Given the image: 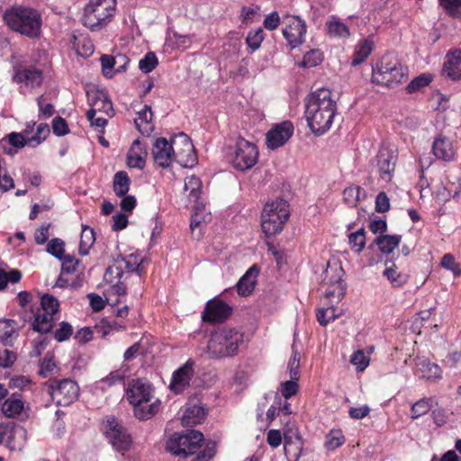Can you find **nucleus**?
<instances>
[{"label": "nucleus", "instance_id": "60", "mask_svg": "<svg viewBox=\"0 0 461 461\" xmlns=\"http://www.w3.org/2000/svg\"><path fill=\"white\" fill-rule=\"evenodd\" d=\"M72 334H73L72 326L68 322L62 321L60 323V327L55 330L54 338L59 342H62V341L68 339Z\"/></svg>", "mask_w": 461, "mask_h": 461}, {"label": "nucleus", "instance_id": "9", "mask_svg": "<svg viewBox=\"0 0 461 461\" xmlns=\"http://www.w3.org/2000/svg\"><path fill=\"white\" fill-rule=\"evenodd\" d=\"M45 385L57 405L68 406L78 398L79 386L72 379L50 380Z\"/></svg>", "mask_w": 461, "mask_h": 461}, {"label": "nucleus", "instance_id": "32", "mask_svg": "<svg viewBox=\"0 0 461 461\" xmlns=\"http://www.w3.org/2000/svg\"><path fill=\"white\" fill-rule=\"evenodd\" d=\"M131 405L133 406L135 417L140 420H147L158 411L159 401L157 400L152 403H149V402H145Z\"/></svg>", "mask_w": 461, "mask_h": 461}, {"label": "nucleus", "instance_id": "29", "mask_svg": "<svg viewBox=\"0 0 461 461\" xmlns=\"http://www.w3.org/2000/svg\"><path fill=\"white\" fill-rule=\"evenodd\" d=\"M401 240V235H380L368 246V249H372L374 245H376L382 253L390 254L399 246Z\"/></svg>", "mask_w": 461, "mask_h": 461}, {"label": "nucleus", "instance_id": "61", "mask_svg": "<svg viewBox=\"0 0 461 461\" xmlns=\"http://www.w3.org/2000/svg\"><path fill=\"white\" fill-rule=\"evenodd\" d=\"M216 454V443L210 441L206 444L204 449L200 451L193 461H209Z\"/></svg>", "mask_w": 461, "mask_h": 461}, {"label": "nucleus", "instance_id": "54", "mask_svg": "<svg viewBox=\"0 0 461 461\" xmlns=\"http://www.w3.org/2000/svg\"><path fill=\"white\" fill-rule=\"evenodd\" d=\"M158 64V60L154 52H148L143 59L139 61V68L143 73L151 72Z\"/></svg>", "mask_w": 461, "mask_h": 461}, {"label": "nucleus", "instance_id": "53", "mask_svg": "<svg viewBox=\"0 0 461 461\" xmlns=\"http://www.w3.org/2000/svg\"><path fill=\"white\" fill-rule=\"evenodd\" d=\"M440 6L451 16L461 17V0H438Z\"/></svg>", "mask_w": 461, "mask_h": 461}, {"label": "nucleus", "instance_id": "46", "mask_svg": "<svg viewBox=\"0 0 461 461\" xmlns=\"http://www.w3.org/2000/svg\"><path fill=\"white\" fill-rule=\"evenodd\" d=\"M126 294V286L124 283L120 280L116 283L111 285L110 288L106 290L104 294L105 297V301L110 303L111 304H117L119 303V299L115 298L114 300L112 298V295L121 296Z\"/></svg>", "mask_w": 461, "mask_h": 461}, {"label": "nucleus", "instance_id": "19", "mask_svg": "<svg viewBox=\"0 0 461 461\" xmlns=\"http://www.w3.org/2000/svg\"><path fill=\"white\" fill-rule=\"evenodd\" d=\"M329 269L326 270V278L329 277L328 283L332 289L325 292L326 297L337 296L341 298L345 294V285L342 280L344 271L341 267L338 265L328 266Z\"/></svg>", "mask_w": 461, "mask_h": 461}, {"label": "nucleus", "instance_id": "8", "mask_svg": "<svg viewBox=\"0 0 461 461\" xmlns=\"http://www.w3.org/2000/svg\"><path fill=\"white\" fill-rule=\"evenodd\" d=\"M103 431L113 447L118 452L128 451L131 446V437L122 422L113 415L105 417Z\"/></svg>", "mask_w": 461, "mask_h": 461}, {"label": "nucleus", "instance_id": "17", "mask_svg": "<svg viewBox=\"0 0 461 461\" xmlns=\"http://www.w3.org/2000/svg\"><path fill=\"white\" fill-rule=\"evenodd\" d=\"M127 397L131 404L150 402L152 386L145 379H133L127 389Z\"/></svg>", "mask_w": 461, "mask_h": 461}, {"label": "nucleus", "instance_id": "59", "mask_svg": "<svg viewBox=\"0 0 461 461\" xmlns=\"http://www.w3.org/2000/svg\"><path fill=\"white\" fill-rule=\"evenodd\" d=\"M350 363L357 366V371H363L368 366L369 358L362 350H357L352 354Z\"/></svg>", "mask_w": 461, "mask_h": 461}, {"label": "nucleus", "instance_id": "58", "mask_svg": "<svg viewBox=\"0 0 461 461\" xmlns=\"http://www.w3.org/2000/svg\"><path fill=\"white\" fill-rule=\"evenodd\" d=\"M263 40L264 32L262 29H258L257 31L249 32L246 42L252 50H256L260 47Z\"/></svg>", "mask_w": 461, "mask_h": 461}, {"label": "nucleus", "instance_id": "24", "mask_svg": "<svg viewBox=\"0 0 461 461\" xmlns=\"http://www.w3.org/2000/svg\"><path fill=\"white\" fill-rule=\"evenodd\" d=\"M148 156L147 147L140 140H135L127 154V164L130 167L144 168Z\"/></svg>", "mask_w": 461, "mask_h": 461}, {"label": "nucleus", "instance_id": "22", "mask_svg": "<svg viewBox=\"0 0 461 461\" xmlns=\"http://www.w3.org/2000/svg\"><path fill=\"white\" fill-rule=\"evenodd\" d=\"M433 155L443 161H452L455 158L456 151L451 140L442 134L435 138L432 144Z\"/></svg>", "mask_w": 461, "mask_h": 461}, {"label": "nucleus", "instance_id": "45", "mask_svg": "<svg viewBox=\"0 0 461 461\" xmlns=\"http://www.w3.org/2000/svg\"><path fill=\"white\" fill-rule=\"evenodd\" d=\"M341 315L340 312L331 307L320 308L316 312V318L320 325L326 326L329 322L334 321L336 318Z\"/></svg>", "mask_w": 461, "mask_h": 461}, {"label": "nucleus", "instance_id": "21", "mask_svg": "<svg viewBox=\"0 0 461 461\" xmlns=\"http://www.w3.org/2000/svg\"><path fill=\"white\" fill-rule=\"evenodd\" d=\"M16 83H24L32 88L38 87L43 81L41 70L34 67H21L15 69L13 77Z\"/></svg>", "mask_w": 461, "mask_h": 461}, {"label": "nucleus", "instance_id": "33", "mask_svg": "<svg viewBox=\"0 0 461 461\" xmlns=\"http://www.w3.org/2000/svg\"><path fill=\"white\" fill-rule=\"evenodd\" d=\"M383 274L388 279L390 284L396 288L403 286L409 279V275L399 272L396 265L393 262L385 267Z\"/></svg>", "mask_w": 461, "mask_h": 461}, {"label": "nucleus", "instance_id": "35", "mask_svg": "<svg viewBox=\"0 0 461 461\" xmlns=\"http://www.w3.org/2000/svg\"><path fill=\"white\" fill-rule=\"evenodd\" d=\"M137 115L138 117L134 120L137 129L142 134H149V131L152 130V126L150 125L153 116L151 107L149 105H145L143 110L138 112Z\"/></svg>", "mask_w": 461, "mask_h": 461}, {"label": "nucleus", "instance_id": "14", "mask_svg": "<svg viewBox=\"0 0 461 461\" xmlns=\"http://www.w3.org/2000/svg\"><path fill=\"white\" fill-rule=\"evenodd\" d=\"M152 156L154 162L160 167L166 168L175 160L174 148L172 140L166 138H157L152 144Z\"/></svg>", "mask_w": 461, "mask_h": 461}, {"label": "nucleus", "instance_id": "63", "mask_svg": "<svg viewBox=\"0 0 461 461\" xmlns=\"http://www.w3.org/2000/svg\"><path fill=\"white\" fill-rule=\"evenodd\" d=\"M94 106L97 109V111H104L108 116L112 117L113 115V104L105 95H102L101 97L94 104Z\"/></svg>", "mask_w": 461, "mask_h": 461}, {"label": "nucleus", "instance_id": "28", "mask_svg": "<svg viewBox=\"0 0 461 461\" xmlns=\"http://www.w3.org/2000/svg\"><path fill=\"white\" fill-rule=\"evenodd\" d=\"M415 366L417 371L427 380H437L441 378V368L437 364L430 362L427 358L418 357L416 359Z\"/></svg>", "mask_w": 461, "mask_h": 461}, {"label": "nucleus", "instance_id": "16", "mask_svg": "<svg viewBox=\"0 0 461 461\" xmlns=\"http://www.w3.org/2000/svg\"><path fill=\"white\" fill-rule=\"evenodd\" d=\"M194 362L188 359L182 366L177 368L172 375L169 389L175 393L184 392L190 384V381L194 376Z\"/></svg>", "mask_w": 461, "mask_h": 461}, {"label": "nucleus", "instance_id": "44", "mask_svg": "<svg viewBox=\"0 0 461 461\" xmlns=\"http://www.w3.org/2000/svg\"><path fill=\"white\" fill-rule=\"evenodd\" d=\"M348 243L351 249L359 254L366 246V231L364 228L357 230L348 235Z\"/></svg>", "mask_w": 461, "mask_h": 461}, {"label": "nucleus", "instance_id": "39", "mask_svg": "<svg viewBox=\"0 0 461 461\" xmlns=\"http://www.w3.org/2000/svg\"><path fill=\"white\" fill-rule=\"evenodd\" d=\"M373 46H374V43L371 40L366 39V40L362 41L359 43V45L353 56V59L351 61L352 66H357V65L361 64L362 62H364L368 58V56L371 54V52L373 50Z\"/></svg>", "mask_w": 461, "mask_h": 461}, {"label": "nucleus", "instance_id": "15", "mask_svg": "<svg viewBox=\"0 0 461 461\" xmlns=\"http://www.w3.org/2000/svg\"><path fill=\"white\" fill-rule=\"evenodd\" d=\"M294 133V125L289 121L276 124L266 135L268 149H275L282 147Z\"/></svg>", "mask_w": 461, "mask_h": 461}, {"label": "nucleus", "instance_id": "64", "mask_svg": "<svg viewBox=\"0 0 461 461\" xmlns=\"http://www.w3.org/2000/svg\"><path fill=\"white\" fill-rule=\"evenodd\" d=\"M62 266L61 272L71 274L77 271V267L79 265L80 261L76 259L74 257L70 255H66L62 257Z\"/></svg>", "mask_w": 461, "mask_h": 461}, {"label": "nucleus", "instance_id": "38", "mask_svg": "<svg viewBox=\"0 0 461 461\" xmlns=\"http://www.w3.org/2000/svg\"><path fill=\"white\" fill-rule=\"evenodd\" d=\"M130 177L125 171H119L114 175L113 177V191L119 197H122L127 194L130 188Z\"/></svg>", "mask_w": 461, "mask_h": 461}, {"label": "nucleus", "instance_id": "34", "mask_svg": "<svg viewBox=\"0 0 461 461\" xmlns=\"http://www.w3.org/2000/svg\"><path fill=\"white\" fill-rule=\"evenodd\" d=\"M117 265L122 266V271L126 270L128 273L136 272L140 276V267L142 263V258H140L136 254H130L129 256L123 257L122 255H118L114 259Z\"/></svg>", "mask_w": 461, "mask_h": 461}, {"label": "nucleus", "instance_id": "20", "mask_svg": "<svg viewBox=\"0 0 461 461\" xmlns=\"http://www.w3.org/2000/svg\"><path fill=\"white\" fill-rule=\"evenodd\" d=\"M285 439V455L287 461H299L302 451L303 448V443L298 431H293L292 429L284 433Z\"/></svg>", "mask_w": 461, "mask_h": 461}, {"label": "nucleus", "instance_id": "37", "mask_svg": "<svg viewBox=\"0 0 461 461\" xmlns=\"http://www.w3.org/2000/svg\"><path fill=\"white\" fill-rule=\"evenodd\" d=\"M95 241V233L92 228L86 225L82 226V231L80 235L79 243V254L81 256H86L89 253V249L93 247Z\"/></svg>", "mask_w": 461, "mask_h": 461}, {"label": "nucleus", "instance_id": "49", "mask_svg": "<svg viewBox=\"0 0 461 461\" xmlns=\"http://www.w3.org/2000/svg\"><path fill=\"white\" fill-rule=\"evenodd\" d=\"M50 132V127L47 123H40L37 127L36 134L28 138V146L36 147L40 145Z\"/></svg>", "mask_w": 461, "mask_h": 461}, {"label": "nucleus", "instance_id": "25", "mask_svg": "<svg viewBox=\"0 0 461 461\" xmlns=\"http://www.w3.org/2000/svg\"><path fill=\"white\" fill-rule=\"evenodd\" d=\"M258 273L259 268L257 265H253L247 270V272L237 283V290L239 294L242 296H248L253 292Z\"/></svg>", "mask_w": 461, "mask_h": 461}, {"label": "nucleus", "instance_id": "11", "mask_svg": "<svg viewBox=\"0 0 461 461\" xmlns=\"http://www.w3.org/2000/svg\"><path fill=\"white\" fill-rule=\"evenodd\" d=\"M59 301L52 295L44 294L41 298V309L35 314L32 328L40 333L50 332L54 325L53 315L59 310Z\"/></svg>", "mask_w": 461, "mask_h": 461}, {"label": "nucleus", "instance_id": "10", "mask_svg": "<svg viewBox=\"0 0 461 461\" xmlns=\"http://www.w3.org/2000/svg\"><path fill=\"white\" fill-rule=\"evenodd\" d=\"M258 159V150L257 146L244 138H238L231 158L232 166L240 171H245L252 168Z\"/></svg>", "mask_w": 461, "mask_h": 461}, {"label": "nucleus", "instance_id": "13", "mask_svg": "<svg viewBox=\"0 0 461 461\" xmlns=\"http://www.w3.org/2000/svg\"><path fill=\"white\" fill-rule=\"evenodd\" d=\"M284 23L283 35L287 41L291 49H294L304 41L306 33V24L303 20L298 16L287 15Z\"/></svg>", "mask_w": 461, "mask_h": 461}, {"label": "nucleus", "instance_id": "1", "mask_svg": "<svg viewBox=\"0 0 461 461\" xmlns=\"http://www.w3.org/2000/svg\"><path fill=\"white\" fill-rule=\"evenodd\" d=\"M337 112V103L328 88H319L305 99V117L312 131L321 135L328 131Z\"/></svg>", "mask_w": 461, "mask_h": 461}, {"label": "nucleus", "instance_id": "18", "mask_svg": "<svg viewBox=\"0 0 461 461\" xmlns=\"http://www.w3.org/2000/svg\"><path fill=\"white\" fill-rule=\"evenodd\" d=\"M231 313V308L219 300L207 302L202 313V319L205 322H217L225 320Z\"/></svg>", "mask_w": 461, "mask_h": 461}, {"label": "nucleus", "instance_id": "47", "mask_svg": "<svg viewBox=\"0 0 461 461\" xmlns=\"http://www.w3.org/2000/svg\"><path fill=\"white\" fill-rule=\"evenodd\" d=\"M362 195H365V191L357 185H351L343 192V199L349 206H355Z\"/></svg>", "mask_w": 461, "mask_h": 461}, {"label": "nucleus", "instance_id": "27", "mask_svg": "<svg viewBox=\"0 0 461 461\" xmlns=\"http://www.w3.org/2000/svg\"><path fill=\"white\" fill-rule=\"evenodd\" d=\"M393 157L387 150H380L376 156V167L380 176L385 182L392 178V173L394 170Z\"/></svg>", "mask_w": 461, "mask_h": 461}, {"label": "nucleus", "instance_id": "26", "mask_svg": "<svg viewBox=\"0 0 461 461\" xmlns=\"http://www.w3.org/2000/svg\"><path fill=\"white\" fill-rule=\"evenodd\" d=\"M24 409V401L21 393H12L3 403L2 412L7 418L19 416Z\"/></svg>", "mask_w": 461, "mask_h": 461}, {"label": "nucleus", "instance_id": "2", "mask_svg": "<svg viewBox=\"0 0 461 461\" xmlns=\"http://www.w3.org/2000/svg\"><path fill=\"white\" fill-rule=\"evenodd\" d=\"M4 19L11 30L22 35L32 39L41 35V16L34 9L15 6L5 11Z\"/></svg>", "mask_w": 461, "mask_h": 461}, {"label": "nucleus", "instance_id": "36", "mask_svg": "<svg viewBox=\"0 0 461 461\" xmlns=\"http://www.w3.org/2000/svg\"><path fill=\"white\" fill-rule=\"evenodd\" d=\"M326 25L328 33L332 38H346L350 35L348 27L335 16H331Z\"/></svg>", "mask_w": 461, "mask_h": 461}, {"label": "nucleus", "instance_id": "56", "mask_svg": "<svg viewBox=\"0 0 461 461\" xmlns=\"http://www.w3.org/2000/svg\"><path fill=\"white\" fill-rule=\"evenodd\" d=\"M293 356L288 362V367L290 370V377L293 380H297L299 376V366H300V353L295 349V345L293 344Z\"/></svg>", "mask_w": 461, "mask_h": 461}, {"label": "nucleus", "instance_id": "31", "mask_svg": "<svg viewBox=\"0 0 461 461\" xmlns=\"http://www.w3.org/2000/svg\"><path fill=\"white\" fill-rule=\"evenodd\" d=\"M205 417V410L203 406L193 404L185 410L182 417L183 424L186 426H193L199 424Z\"/></svg>", "mask_w": 461, "mask_h": 461}, {"label": "nucleus", "instance_id": "43", "mask_svg": "<svg viewBox=\"0 0 461 461\" xmlns=\"http://www.w3.org/2000/svg\"><path fill=\"white\" fill-rule=\"evenodd\" d=\"M435 402L433 398H422L411 405V419L415 420L428 413Z\"/></svg>", "mask_w": 461, "mask_h": 461}, {"label": "nucleus", "instance_id": "23", "mask_svg": "<svg viewBox=\"0 0 461 461\" xmlns=\"http://www.w3.org/2000/svg\"><path fill=\"white\" fill-rule=\"evenodd\" d=\"M102 64L103 74L106 77H112L113 74L112 69L114 68L115 73L124 72L129 63V59L124 55L116 57L103 55L100 59Z\"/></svg>", "mask_w": 461, "mask_h": 461}, {"label": "nucleus", "instance_id": "57", "mask_svg": "<svg viewBox=\"0 0 461 461\" xmlns=\"http://www.w3.org/2000/svg\"><path fill=\"white\" fill-rule=\"evenodd\" d=\"M64 246L65 243L60 239H52L49 241L47 246V251L59 259H62L64 256Z\"/></svg>", "mask_w": 461, "mask_h": 461}, {"label": "nucleus", "instance_id": "48", "mask_svg": "<svg viewBox=\"0 0 461 461\" xmlns=\"http://www.w3.org/2000/svg\"><path fill=\"white\" fill-rule=\"evenodd\" d=\"M128 366H122L121 368L112 371L107 376L101 379L100 383L112 386L117 383H121L124 380L128 373Z\"/></svg>", "mask_w": 461, "mask_h": 461}, {"label": "nucleus", "instance_id": "52", "mask_svg": "<svg viewBox=\"0 0 461 461\" xmlns=\"http://www.w3.org/2000/svg\"><path fill=\"white\" fill-rule=\"evenodd\" d=\"M124 272L122 271V266L117 265L115 262L113 266L108 267L104 273V280L105 282L113 285L117 281L122 280Z\"/></svg>", "mask_w": 461, "mask_h": 461}, {"label": "nucleus", "instance_id": "12", "mask_svg": "<svg viewBox=\"0 0 461 461\" xmlns=\"http://www.w3.org/2000/svg\"><path fill=\"white\" fill-rule=\"evenodd\" d=\"M175 160L183 167H192L197 163L194 147L188 135L179 132L171 137Z\"/></svg>", "mask_w": 461, "mask_h": 461}, {"label": "nucleus", "instance_id": "7", "mask_svg": "<svg viewBox=\"0 0 461 461\" xmlns=\"http://www.w3.org/2000/svg\"><path fill=\"white\" fill-rule=\"evenodd\" d=\"M203 440V435L198 430L190 429L184 434L174 433L167 442V450L176 456L186 458L197 452Z\"/></svg>", "mask_w": 461, "mask_h": 461}, {"label": "nucleus", "instance_id": "30", "mask_svg": "<svg viewBox=\"0 0 461 461\" xmlns=\"http://www.w3.org/2000/svg\"><path fill=\"white\" fill-rule=\"evenodd\" d=\"M443 70L451 79H461V50H455L451 53Z\"/></svg>", "mask_w": 461, "mask_h": 461}, {"label": "nucleus", "instance_id": "41", "mask_svg": "<svg viewBox=\"0 0 461 461\" xmlns=\"http://www.w3.org/2000/svg\"><path fill=\"white\" fill-rule=\"evenodd\" d=\"M54 357L50 352L46 354L40 363L39 375L42 377H50L59 372V367L54 361Z\"/></svg>", "mask_w": 461, "mask_h": 461}, {"label": "nucleus", "instance_id": "50", "mask_svg": "<svg viewBox=\"0 0 461 461\" xmlns=\"http://www.w3.org/2000/svg\"><path fill=\"white\" fill-rule=\"evenodd\" d=\"M345 438L340 429H332L326 437L325 446L329 450H334L343 445Z\"/></svg>", "mask_w": 461, "mask_h": 461}, {"label": "nucleus", "instance_id": "6", "mask_svg": "<svg viewBox=\"0 0 461 461\" xmlns=\"http://www.w3.org/2000/svg\"><path fill=\"white\" fill-rule=\"evenodd\" d=\"M116 0H90L84 9L82 23L91 30H97L113 15Z\"/></svg>", "mask_w": 461, "mask_h": 461}, {"label": "nucleus", "instance_id": "55", "mask_svg": "<svg viewBox=\"0 0 461 461\" xmlns=\"http://www.w3.org/2000/svg\"><path fill=\"white\" fill-rule=\"evenodd\" d=\"M322 60V54L319 50H311L304 54L301 66L312 68L319 65Z\"/></svg>", "mask_w": 461, "mask_h": 461}, {"label": "nucleus", "instance_id": "5", "mask_svg": "<svg viewBox=\"0 0 461 461\" xmlns=\"http://www.w3.org/2000/svg\"><path fill=\"white\" fill-rule=\"evenodd\" d=\"M290 215L289 205L284 199L278 198L267 202L261 213V227L267 236H273L283 230Z\"/></svg>", "mask_w": 461, "mask_h": 461}, {"label": "nucleus", "instance_id": "42", "mask_svg": "<svg viewBox=\"0 0 461 461\" xmlns=\"http://www.w3.org/2000/svg\"><path fill=\"white\" fill-rule=\"evenodd\" d=\"M202 182L199 177L195 176H187L185 179V190L189 191V199L193 202H197L200 197Z\"/></svg>", "mask_w": 461, "mask_h": 461}, {"label": "nucleus", "instance_id": "40", "mask_svg": "<svg viewBox=\"0 0 461 461\" xmlns=\"http://www.w3.org/2000/svg\"><path fill=\"white\" fill-rule=\"evenodd\" d=\"M15 337L14 321L11 320L0 321V340L5 345H12Z\"/></svg>", "mask_w": 461, "mask_h": 461}, {"label": "nucleus", "instance_id": "51", "mask_svg": "<svg viewBox=\"0 0 461 461\" xmlns=\"http://www.w3.org/2000/svg\"><path fill=\"white\" fill-rule=\"evenodd\" d=\"M431 80L432 77L429 74L420 75L411 81V83L406 86V90L408 93L418 92L421 88L427 86Z\"/></svg>", "mask_w": 461, "mask_h": 461}, {"label": "nucleus", "instance_id": "4", "mask_svg": "<svg viewBox=\"0 0 461 461\" xmlns=\"http://www.w3.org/2000/svg\"><path fill=\"white\" fill-rule=\"evenodd\" d=\"M407 75V68L399 61L396 55L388 53L376 64V69H373L371 81L393 88L405 81Z\"/></svg>", "mask_w": 461, "mask_h": 461}, {"label": "nucleus", "instance_id": "3", "mask_svg": "<svg viewBox=\"0 0 461 461\" xmlns=\"http://www.w3.org/2000/svg\"><path fill=\"white\" fill-rule=\"evenodd\" d=\"M242 341L243 334L235 328L221 327L212 333L207 353L212 358L233 357Z\"/></svg>", "mask_w": 461, "mask_h": 461}, {"label": "nucleus", "instance_id": "62", "mask_svg": "<svg viewBox=\"0 0 461 461\" xmlns=\"http://www.w3.org/2000/svg\"><path fill=\"white\" fill-rule=\"evenodd\" d=\"M52 130L53 133L57 136H64L69 132L66 120L60 116H57L52 120Z\"/></svg>", "mask_w": 461, "mask_h": 461}]
</instances>
